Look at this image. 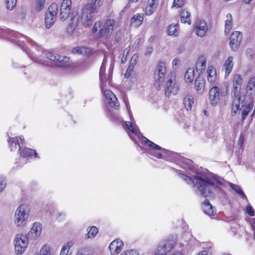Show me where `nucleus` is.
<instances>
[{"instance_id":"nucleus-1","label":"nucleus","mask_w":255,"mask_h":255,"mask_svg":"<svg viewBox=\"0 0 255 255\" xmlns=\"http://www.w3.org/2000/svg\"><path fill=\"white\" fill-rule=\"evenodd\" d=\"M180 166L185 170H189L188 173L190 176L179 173V177L186 183L192 185L198 195L204 197H210L213 190H219L222 185V182L217 178L207 177L195 172L192 166V162L189 159H182Z\"/></svg>"},{"instance_id":"nucleus-2","label":"nucleus","mask_w":255,"mask_h":255,"mask_svg":"<svg viewBox=\"0 0 255 255\" xmlns=\"http://www.w3.org/2000/svg\"><path fill=\"white\" fill-rule=\"evenodd\" d=\"M98 12L91 4L86 3L82 6L79 13H71L70 20L66 28L67 32L73 36L76 34L78 26L89 27L93 24L95 15Z\"/></svg>"},{"instance_id":"nucleus-3","label":"nucleus","mask_w":255,"mask_h":255,"mask_svg":"<svg viewBox=\"0 0 255 255\" xmlns=\"http://www.w3.org/2000/svg\"><path fill=\"white\" fill-rule=\"evenodd\" d=\"M8 147L10 150L15 151L18 147V152L22 159L32 157L34 154L35 157H38V154L35 150L32 149L24 147L22 148L24 144V138L22 136L14 137H9L7 139Z\"/></svg>"},{"instance_id":"nucleus-4","label":"nucleus","mask_w":255,"mask_h":255,"mask_svg":"<svg viewBox=\"0 0 255 255\" xmlns=\"http://www.w3.org/2000/svg\"><path fill=\"white\" fill-rule=\"evenodd\" d=\"M115 25V21L113 19L97 21L93 26L92 32L97 38L108 36L113 33Z\"/></svg>"},{"instance_id":"nucleus-5","label":"nucleus","mask_w":255,"mask_h":255,"mask_svg":"<svg viewBox=\"0 0 255 255\" xmlns=\"http://www.w3.org/2000/svg\"><path fill=\"white\" fill-rule=\"evenodd\" d=\"M29 209L25 205H21L16 209L13 222L17 227H23L28 221L29 217Z\"/></svg>"},{"instance_id":"nucleus-6","label":"nucleus","mask_w":255,"mask_h":255,"mask_svg":"<svg viewBox=\"0 0 255 255\" xmlns=\"http://www.w3.org/2000/svg\"><path fill=\"white\" fill-rule=\"evenodd\" d=\"M228 91L226 85L213 87L209 91L210 103L213 106H216L219 103L221 98L227 95Z\"/></svg>"},{"instance_id":"nucleus-7","label":"nucleus","mask_w":255,"mask_h":255,"mask_svg":"<svg viewBox=\"0 0 255 255\" xmlns=\"http://www.w3.org/2000/svg\"><path fill=\"white\" fill-rule=\"evenodd\" d=\"M141 140L150 147V149L147 151L149 154L158 158H162L167 153V151L166 149L148 140L147 138L142 136Z\"/></svg>"},{"instance_id":"nucleus-8","label":"nucleus","mask_w":255,"mask_h":255,"mask_svg":"<svg viewBox=\"0 0 255 255\" xmlns=\"http://www.w3.org/2000/svg\"><path fill=\"white\" fill-rule=\"evenodd\" d=\"M43 55H45L47 59L53 62L56 66L67 67L70 65L69 58L68 57L60 56L52 52L47 51H43Z\"/></svg>"},{"instance_id":"nucleus-9","label":"nucleus","mask_w":255,"mask_h":255,"mask_svg":"<svg viewBox=\"0 0 255 255\" xmlns=\"http://www.w3.org/2000/svg\"><path fill=\"white\" fill-rule=\"evenodd\" d=\"M164 82V91L166 95L169 96L171 94L175 95L177 93L179 87L176 82V76L174 73H170Z\"/></svg>"},{"instance_id":"nucleus-10","label":"nucleus","mask_w":255,"mask_h":255,"mask_svg":"<svg viewBox=\"0 0 255 255\" xmlns=\"http://www.w3.org/2000/svg\"><path fill=\"white\" fill-rule=\"evenodd\" d=\"M176 245L175 240L167 239L160 242L154 252V255H166Z\"/></svg>"},{"instance_id":"nucleus-11","label":"nucleus","mask_w":255,"mask_h":255,"mask_svg":"<svg viewBox=\"0 0 255 255\" xmlns=\"http://www.w3.org/2000/svg\"><path fill=\"white\" fill-rule=\"evenodd\" d=\"M13 244L17 255L21 254L25 251L28 247V240L26 236L18 234L14 239Z\"/></svg>"},{"instance_id":"nucleus-12","label":"nucleus","mask_w":255,"mask_h":255,"mask_svg":"<svg viewBox=\"0 0 255 255\" xmlns=\"http://www.w3.org/2000/svg\"><path fill=\"white\" fill-rule=\"evenodd\" d=\"M58 10V6L56 3H52L49 6L45 18V24L47 28H50L55 22Z\"/></svg>"},{"instance_id":"nucleus-13","label":"nucleus","mask_w":255,"mask_h":255,"mask_svg":"<svg viewBox=\"0 0 255 255\" xmlns=\"http://www.w3.org/2000/svg\"><path fill=\"white\" fill-rule=\"evenodd\" d=\"M166 72L165 63L159 62L157 66L156 69V75L155 76V86L160 88L163 85L165 80V74Z\"/></svg>"},{"instance_id":"nucleus-14","label":"nucleus","mask_w":255,"mask_h":255,"mask_svg":"<svg viewBox=\"0 0 255 255\" xmlns=\"http://www.w3.org/2000/svg\"><path fill=\"white\" fill-rule=\"evenodd\" d=\"M107 61L106 59L103 60V63L101 66L99 71V76L101 81V88L103 90L105 87H108V86H111V79H112V74L113 67H111V70H109L108 75L105 74L106 66L105 64Z\"/></svg>"},{"instance_id":"nucleus-15","label":"nucleus","mask_w":255,"mask_h":255,"mask_svg":"<svg viewBox=\"0 0 255 255\" xmlns=\"http://www.w3.org/2000/svg\"><path fill=\"white\" fill-rule=\"evenodd\" d=\"M107 87H105L103 89L101 88L102 93L105 98V102L111 108H117L120 106L118 99L115 95L109 90L105 89Z\"/></svg>"},{"instance_id":"nucleus-16","label":"nucleus","mask_w":255,"mask_h":255,"mask_svg":"<svg viewBox=\"0 0 255 255\" xmlns=\"http://www.w3.org/2000/svg\"><path fill=\"white\" fill-rule=\"evenodd\" d=\"M234 98L232 103V115L234 116L240 114L241 111L244 107L245 98L243 96L237 94H234Z\"/></svg>"},{"instance_id":"nucleus-17","label":"nucleus","mask_w":255,"mask_h":255,"mask_svg":"<svg viewBox=\"0 0 255 255\" xmlns=\"http://www.w3.org/2000/svg\"><path fill=\"white\" fill-rule=\"evenodd\" d=\"M72 8V0H63L60 8V19L64 21L69 17Z\"/></svg>"},{"instance_id":"nucleus-18","label":"nucleus","mask_w":255,"mask_h":255,"mask_svg":"<svg viewBox=\"0 0 255 255\" xmlns=\"http://www.w3.org/2000/svg\"><path fill=\"white\" fill-rule=\"evenodd\" d=\"M230 41L229 43L230 46L232 50H237L242 41V35L239 31L233 32L230 36Z\"/></svg>"},{"instance_id":"nucleus-19","label":"nucleus","mask_w":255,"mask_h":255,"mask_svg":"<svg viewBox=\"0 0 255 255\" xmlns=\"http://www.w3.org/2000/svg\"><path fill=\"white\" fill-rule=\"evenodd\" d=\"M194 30L197 36L204 37L208 31L206 21L203 20H198L195 24Z\"/></svg>"},{"instance_id":"nucleus-20","label":"nucleus","mask_w":255,"mask_h":255,"mask_svg":"<svg viewBox=\"0 0 255 255\" xmlns=\"http://www.w3.org/2000/svg\"><path fill=\"white\" fill-rule=\"evenodd\" d=\"M42 226L38 222H35L28 233L29 237L34 240L38 239L41 235Z\"/></svg>"},{"instance_id":"nucleus-21","label":"nucleus","mask_w":255,"mask_h":255,"mask_svg":"<svg viewBox=\"0 0 255 255\" xmlns=\"http://www.w3.org/2000/svg\"><path fill=\"white\" fill-rule=\"evenodd\" d=\"M123 243L121 240H115L109 245V249L112 255L119 254L123 249Z\"/></svg>"},{"instance_id":"nucleus-22","label":"nucleus","mask_w":255,"mask_h":255,"mask_svg":"<svg viewBox=\"0 0 255 255\" xmlns=\"http://www.w3.org/2000/svg\"><path fill=\"white\" fill-rule=\"evenodd\" d=\"M159 0H147L145 8V13L146 15H152L156 10L158 4Z\"/></svg>"},{"instance_id":"nucleus-23","label":"nucleus","mask_w":255,"mask_h":255,"mask_svg":"<svg viewBox=\"0 0 255 255\" xmlns=\"http://www.w3.org/2000/svg\"><path fill=\"white\" fill-rule=\"evenodd\" d=\"M207 79L211 84L215 83L217 80V71L215 67L212 65L208 66L206 70Z\"/></svg>"},{"instance_id":"nucleus-24","label":"nucleus","mask_w":255,"mask_h":255,"mask_svg":"<svg viewBox=\"0 0 255 255\" xmlns=\"http://www.w3.org/2000/svg\"><path fill=\"white\" fill-rule=\"evenodd\" d=\"M234 94L240 95L241 86L243 84L242 76L239 74H236L233 80Z\"/></svg>"},{"instance_id":"nucleus-25","label":"nucleus","mask_w":255,"mask_h":255,"mask_svg":"<svg viewBox=\"0 0 255 255\" xmlns=\"http://www.w3.org/2000/svg\"><path fill=\"white\" fill-rule=\"evenodd\" d=\"M233 57H229L225 61L223 65V70L225 71V77L228 76L233 68Z\"/></svg>"},{"instance_id":"nucleus-26","label":"nucleus","mask_w":255,"mask_h":255,"mask_svg":"<svg viewBox=\"0 0 255 255\" xmlns=\"http://www.w3.org/2000/svg\"><path fill=\"white\" fill-rule=\"evenodd\" d=\"M205 82L204 79L201 77L196 78L195 81L194 87L196 91L200 93H202L204 91Z\"/></svg>"},{"instance_id":"nucleus-27","label":"nucleus","mask_w":255,"mask_h":255,"mask_svg":"<svg viewBox=\"0 0 255 255\" xmlns=\"http://www.w3.org/2000/svg\"><path fill=\"white\" fill-rule=\"evenodd\" d=\"M138 58V56L136 55H134L132 57L129 65L128 68V69L125 74V78H128L130 75L131 74V73L134 68V66L136 63V60Z\"/></svg>"},{"instance_id":"nucleus-28","label":"nucleus","mask_w":255,"mask_h":255,"mask_svg":"<svg viewBox=\"0 0 255 255\" xmlns=\"http://www.w3.org/2000/svg\"><path fill=\"white\" fill-rule=\"evenodd\" d=\"M202 208L205 214L209 216L214 215V211L212 205L208 200H205L203 203Z\"/></svg>"},{"instance_id":"nucleus-29","label":"nucleus","mask_w":255,"mask_h":255,"mask_svg":"<svg viewBox=\"0 0 255 255\" xmlns=\"http://www.w3.org/2000/svg\"><path fill=\"white\" fill-rule=\"evenodd\" d=\"M195 78V70L194 68H189L184 75L186 83H192Z\"/></svg>"},{"instance_id":"nucleus-30","label":"nucleus","mask_w":255,"mask_h":255,"mask_svg":"<svg viewBox=\"0 0 255 255\" xmlns=\"http://www.w3.org/2000/svg\"><path fill=\"white\" fill-rule=\"evenodd\" d=\"M233 17L230 13L226 15V19L225 21V33L228 34L232 28Z\"/></svg>"},{"instance_id":"nucleus-31","label":"nucleus","mask_w":255,"mask_h":255,"mask_svg":"<svg viewBox=\"0 0 255 255\" xmlns=\"http://www.w3.org/2000/svg\"><path fill=\"white\" fill-rule=\"evenodd\" d=\"M178 24H170L167 27V33L169 35L177 36L179 33Z\"/></svg>"},{"instance_id":"nucleus-32","label":"nucleus","mask_w":255,"mask_h":255,"mask_svg":"<svg viewBox=\"0 0 255 255\" xmlns=\"http://www.w3.org/2000/svg\"><path fill=\"white\" fill-rule=\"evenodd\" d=\"M143 17L142 14L134 15L131 19V24L135 27H138L143 21Z\"/></svg>"},{"instance_id":"nucleus-33","label":"nucleus","mask_w":255,"mask_h":255,"mask_svg":"<svg viewBox=\"0 0 255 255\" xmlns=\"http://www.w3.org/2000/svg\"><path fill=\"white\" fill-rule=\"evenodd\" d=\"M180 19L182 23H187L190 25L191 23L190 13L186 9H184L180 12Z\"/></svg>"},{"instance_id":"nucleus-34","label":"nucleus","mask_w":255,"mask_h":255,"mask_svg":"<svg viewBox=\"0 0 255 255\" xmlns=\"http://www.w3.org/2000/svg\"><path fill=\"white\" fill-rule=\"evenodd\" d=\"M35 255H54V253L52 251L50 246L48 245H44L41 248L38 254H35Z\"/></svg>"},{"instance_id":"nucleus-35","label":"nucleus","mask_w":255,"mask_h":255,"mask_svg":"<svg viewBox=\"0 0 255 255\" xmlns=\"http://www.w3.org/2000/svg\"><path fill=\"white\" fill-rule=\"evenodd\" d=\"M206 59L202 56L200 57L196 63V69L198 71L202 72L204 71L206 66Z\"/></svg>"},{"instance_id":"nucleus-36","label":"nucleus","mask_w":255,"mask_h":255,"mask_svg":"<svg viewBox=\"0 0 255 255\" xmlns=\"http://www.w3.org/2000/svg\"><path fill=\"white\" fill-rule=\"evenodd\" d=\"M87 231L88 233L85 235V238L87 239L94 238L98 232V229L95 226L88 228Z\"/></svg>"},{"instance_id":"nucleus-37","label":"nucleus","mask_w":255,"mask_h":255,"mask_svg":"<svg viewBox=\"0 0 255 255\" xmlns=\"http://www.w3.org/2000/svg\"><path fill=\"white\" fill-rule=\"evenodd\" d=\"M246 89L248 93L255 94V77H252L250 79Z\"/></svg>"},{"instance_id":"nucleus-38","label":"nucleus","mask_w":255,"mask_h":255,"mask_svg":"<svg viewBox=\"0 0 255 255\" xmlns=\"http://www.w3.org/2000/svg\"><path fill=\"white\" fill-rule=\"evenodd\" d=\"M73 245L74 242L72 241L67 242L63 246L60 255H71V254L69 253V251Z\"/></svg>"},{"instance_id":"nucleus-39","label":"nucleus","mask_w":255,"mask_h":255,"mask_svg":"<svg viewBox=\"0 0 255 255\" xmlns=\"http://www.w3.org/2000/svg\"><path fill=\"white\" fill-rule=\"evenodd\" d=\"M194 103V98L191 95L186 96L184 100L185 107L187 110H190Z\"/></svg>"},{"instance_id":"nucleus-40","label":"nucleus","mask_w":255,"mask_h":255,"mask_svg":"<svg viewBox=\"0 0 255 255\" xmlns=\"http://www.w3.org/2000/svg\"><path fill=\"white\" fill-rule=\"evenodd\" d=\"M229 185L230 187L233 190H234L235 192L238 194L241 198H244L246 197L244 192L243 191L241 187L240 186L232 183H230Z\"/></svg>"},{"instance_id":"nucleus-41","label":"nucleus","mask_w":255,"mask_h":255,"mask_svg":"<svg viewBox=\"0 0 255 255\" xmlns=\"http://www.w3.org/2000/svg\"><path fill=\"white\" fill-rule=\"evenodd\" d=\"M26 52L27 53L29 57L34 61L45 65H49L48 61L46 60H43L41 58L36 57V56L34 55L33 53H30L28 50H26Z\"/></svg>"},{"instance_id":"nucleus-42","label":"nucleus","mask_w":255,"mask_h":255,"mask_svg":"<svg viewBox=\"0 0 255 255\" xmlns=\"http://www.w3.org/2000/svg\"><path fill=\"white\" fill-rule=\"evenodd\" d=\"M104 0H92L87 3L89 4H91L93 8L99 11V8L103 5Z\"/></svg>"},{"instance_id":"nucleus-43","label":"nucleus","mask_w":255,"mask_h":255,"mask_svg":"<svg viewBox=\"0 0 255 255\" xmlns=\"http://www.w3.org/2000/svg\"><path fill=\"white\" fill-rule=\"evenodd\" d=\"M89 51V49L85 47H77L72 49V52L73 54H82L86 53Z\"/></svg>"},{"instance_id":"nucleus-44","label":"nucleus","mask_w":255,"mask_h":255,"mask_svg":"<svg viewBox=\"0 0 255 255\" xmlns=\"http://www.w3.org/2000/svg\"><path fill=\"white\" fill-rule=\"evenodd\" d=\"M126 128H127L132 134L135 135H137L138 133V129L137 128L134 127L130 122H126Z\"/></svg>"},{"instance_id":"nucleus-45","label":"nucleus","mask_w":255,"mask_h":255,"mask_svg":"<svg viewBox=\"0 0 255 255\" xmlns=\"http://www.w3.org/2000/svg\"><path fill=\"white\" fill-rule=\"evenodd\" d=\"M251 108L250 104H248V105H245V104L244 105V107L242 110V115L243 120H244L246 116L248 115L251 110Z\"/></svg>"},{"instance_id":"nucleus-46","label":"nucleus","mask_w":255,"mask_h":255,"mask_svg":"<svg viewBox=\"0 0 255 255\" xmlns=\"http://www.w3.org/2000/svg\"><path fill=\"white\" fill-rule=\"evenodd\" d=\"M7 8L9 10H12L15 6L17 0H5Z\"/></svg>"},{"instance_id":"nucleus-47","label":"nucleus","mask_w":255,"mask_h":255,"mask_svg":"<svg viewBox=\"0 0 255 255\" xmlns=\"http://www.w3.org/2000/svg\"><path fill=\"white\" fill-rule=\"evenodd\" d=\"M45 5V0H37L36 2V9L38 11L42 10Z\"/></svg>"},{"instance_id":"nucleus-48","label":"nucleus","mask_w":255,"mask_h":255,"mask_svg":"<svg viewBox=\"0 0 255 255\" xmlns=\"http://www.w3.org/2000/svg\"><path fill=\"white\" fill-rule=\"evenodd\" d=\"M184 4V0H174L172 7L178 8L183 6Z\"/></svg>"},{"instance_id":"nucleus-49","label":"nucleus","mask_w":255,"mask_h":255,"mask_svg":"<svg viewBox=\"0 0 255 255\" xmlns=\"http://www.w3.org/2000/svg\"><path fill=\"white\" fill-rule=\"evenodd\" d=\"M120 255H139L137 251L135 250H127L123 252Z\"/></svg>"},{"instance_id":"nucleus-50","label":"nucleus","mask_w":255,"mask_h":255,"mask_svg":"<svg viewBox=\"0 0 255 255\" xmlns=\"http://www.w3.org/2000/svg\"><path fill=\"white\" fill-rule=\"evenodd\" d=\"M246 212L249 215L251 216H254L255 215L254 209L251 204H248L247 205L246 207Z\"/></svg>"},{"instance_id":"nucleus-51","label":"nucleus","mask_w":255,"mask_h":255,"mask_svg":"<svg viewBox=\"0 0 255 255\" xmlns=\"http://www.w3.org/2000/svg\"><path fill=\"white\" fill-rule=\"evenodd\" d=\"M108 116L110 117V118L113 119V120H115L116 121L120 120V117L117 114H113L110 112L108 115Z\"/></svg>"},{"instance_id":"nucleus-52","label":"nucleus","mask_w":255,"mask_h":255,"mask_svg":"<svg viewBox=\"0 0 255 255\" xmlns=\"http://www.w3.org/2000/svg\"><path fill=\"white\" fill-rule=\"evenodd\" d=\"M5 186V182L3 177H0V192L2 191Z\"/></svg>"},{"instance_id":"nucleus-53","label":"nucleus","mask_w":255,"mask_h":255,"mask_svg":"<svg viewBox=\"0 0 255 255\" xmlns=\"http://www.w3.org/2000/svg\"><path fill=\"white\" fill-rule=\"evenodd\" d=\"M179 60L178 59H174L173 60L172 64L174 68H176L179 64Z\"/></svg>"},{"instance_id":"nucleus-54","label":"nucleus","mask_w":255,"mask_h":255,"mask_svg":"<svg viewBox=\"0 0 255 255\" xmlns=\"http://www.w3.org/2000/svg\"><path fill=\"white\" fill-rule=\"evenodd\" d=\"M153 51V48L151 47H148L146 48V52H145V55H150Z\"/></svg>"},{"instance_id":"nucleus-55","label":"nucleus","mask_w":255,"mask_h":255,"mask_svg":"<svg viewBox=\"0 0 255 255\" xmlns=\"http://www.w3.org/2000/svg\"><path fill=\"white\" fill-rule=\"evenodd\" d=\"M251 224H252V227L253 230L254 231V237L255 238V218H253L252 220Z\"/></svg>"},{"instance_id":"nucleus-56","label":"nucleus","mask_w":255,"mask_h":255,"mask_svg":"<svg viewBox=\"0 0 255 255\" xmlns=\"http://www.w3.org/2000/svg\"><path fill=\"white\" fill-rule=\"evenodd\" d=\"M191 237V235L189 233H187L183 236V239L185 240L188 239V240L189 241L190 240Z\"/></svg>"},{"instance_id":"nucleus-57","label":"nucleus","mask_w":255,"mask_h":255,"mask_svg":"<svg viewBox=\"0 0 255 255\" xmlns=\"http://www.w3.org/2000/svg\"><path fill=\"white\" fill-rule=\"evenodd\" d=\"M196 255H209V254H208V252L203 251L200 252Z\"/></svg>"},{"instance_id":"nucleus-58","label":"nucleus","mask_w":255,"mask_h":255,"mask_svg":"<svg viewBox=\"0 0 255 255\" xmlns=\"http://www.w3.org/2000/svg\"><path fill=\"white\" fill-rule=\"evenodd\" d=\"M171 255H183L180 252H175L172 253Z\"/></svg>"},{"instance_id":"nucleus-59","label":"nucleus","mask_w":255,"mask_h":255,"mask_svg":"<svg viewBox=\"0 0 255 255\" xmlns=\"http://www.w3.org/2000/svg\"><path fill=\"white\" fill-rule=\"evenodd\" d=\"M26 39L28 40L31 43H32L33 45H36V43L33 40H32L31 38L26 37Z\"/></svg>"},{"instance_id":"nucleus-60","label":"nucleus","mask_w":255,"mask_h":255,"mask_svg":"<svg viewBox=\"0 0 255 255\" xmlns=\"http://www.w3.org/2000/svg\"><path fill=\"white\" fill-rule=\"evenodd\" d=\"M243 2L246 4L249 3L252 0H242Z\"/></svg>"},{"instance_id":"nucleus-61","label":"nucleus","mask_w":255,"mask_h":255,"mask_svg":"<svg viewBox=\"0 0 255 255\" xmlns=\"http://www.w3.org/2000/svg\"><path fill=\"white\" fill-rule=\"evenodd\" d=\"M128 51H129V50H128V48L124 50V55H125V53H127V54H128Z\"/></svg>"},{"instance_id":"nucleus-62","label":"nucleus","mask_w":255,"mask_h":255,"mask_svg":"<svg viewBox=\"0 0 255 255\" xmlns=\"http://www.w3.org/2000/svg\"><path fill=\"white\" fill-rule=\"evenodd\" d=\"M125 102H126V100H125ZM126 104L127 108L128 111H129V109H129V105H128V103H126ZM128 112H129V114H130V112L128 111Z\"/></svg>"},{"instance_id":"nucleus-63","label":"nucleus","mask_w":255,"mask_h":255,"mask_svg":"<svg viewBox=\"0 0 255 255\" xmlns=\"http://www.w3.org/2000/svg\"><path fill=\"white\" fill-rule=\"evenodd\" d=\"M128 134H129V136L130 137V138L133 140H134L135 139L134 138V137L132 136V135L131 134V133H130L129 132H128Z\"/></svg>"},{"instance_id":"nucleus-64","label":"nucleus","mask_w":255,"mask_h":255,"mask_svg":"<svg viewBox=\"0 0 255 255\" xmlns=\"http://www.w3.org/2000/svg\"><path fill=\"white\" fill-rule=\"evenodd\" d=\"M138 0H129L131 2H137Z\"/></svg>"}]
</instances>
